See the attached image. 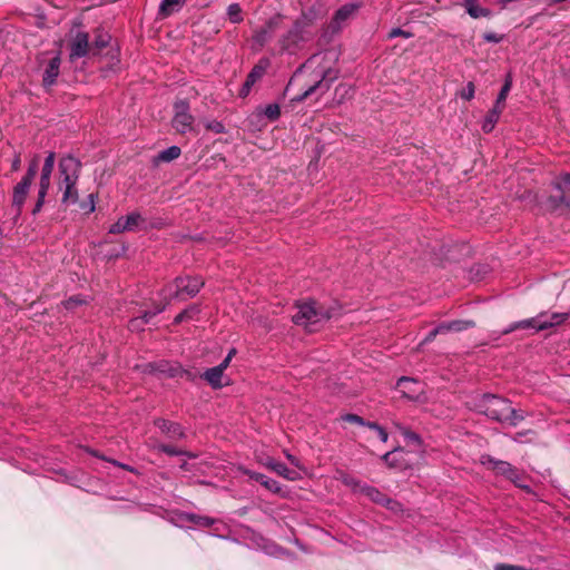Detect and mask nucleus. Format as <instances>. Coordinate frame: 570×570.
<instances>
[{
	"label": "nucleus",
	"instance_id": "obj_9",
	"mask_svg": "<svg viewBox=\"0 0 570 570\" xmlns=\"http://www.w3.org/2000/svg\"><path fill=\"white\" fill-rule=\"evenodd\" d=\"M71 39L69 42V59L71 61L82 58L90 51L89 35L81 30H71Z\"/></svg>",
	"mask_w": 570,
	"mask_h": 570
},
{
	"label": "nucleus",
	"instance_id": "obj_12",
	"mask_svg": "<svg viewBox=\"0 0 570 570\" xmlns=\"http://www.w3.org/2000/svg\"><path fill=\"white\" fill-rule=\"evenodd\" d=\"M482 462L491 464V468L497 474L503 475L511 480L514 484L521 487V475L518 470L514 469L509 462L498 461L490 456H488L487 460H483Z\"/></svg>",
	"mask_w": 570,
	"mask_h": 570
},
{
	"label": "nucleus",
	"instance_id": "obj_46",
	"mask_svg": "<svg viewBox=\"0 0 570 570\" xmlns=\"http://www.w3.org/2000/svg\"><path fill=\"white\" fill-rule=\"evenodd\" d=\"M395 426L400 430V432L403 434V436L406 440H409L411 442H415V443H420L421 442V439H420L419 434L409 431L406 428L401 426L400 424H395Z\"/></svg>",
	"mask_w": 570,
	"mask_h": 570
},
{
	"label": "nucleus",
	"instance_id": "obj_48",
	"mask_svg": "<svg viewBox=\"0 0 570 570\" xmlns=\"http://www.w3.org/2000/svg\"><path fill=\"white\" fill-rule=\"evenodd\" d=\"M511 85H512V81H511V78L509 77L505 80L504 85L502 86V88H501V90H500V92L498 95L497 99L499 100V102H504L505 101L507 96H508V94H509V91L511 89Z\"/></svg>",
	"mask_w": 570,
	"mask_h": 570
},
{
	"label": "nucleus",
	"instance_id": "obj_59",
	"mask_svg": "<svg viewBox=\"0 0 570 570\" xmlns=\"http://www.w3.org/2000/svg\"><path fill=\"white\" fill-rule=\"evenodd\" d=\"M250 90H252V86L246 85L244 82V85L242 86V88L239 90V97H242V98L247 97L249 95Z\"/></svg>",
	"mask_w": 570,
	"mask_h": 570
},
{
	"label": "nucleus",
	"instance_id": "obj_55",
	"mask_svg": "<svg viewBox=\"0 0 570 570\" xmlns=\"http://www.w3.org/2000/svg\"><path fill=\"white\" fill-rule=\"evenodd\" d=\"M20 166H21V157H20V154H16L13 159H12V163H11V169L13 171H18L20 169Z\"/></svg>",
	"mask_w": 570,
	"mask_h": 570
},
{
	"label": "nucleus",
	"instance_id": "obj_60",
	"mask_svg": "<svg viewBox=\"0 0 570 570\" xmlns=\"http://www.w3.org/2000/svg\"><path fill=\"white\" fill-rule=\"evenodd\" d=\"M503 109H504V102H499V100L497 99V101L491 110L498 111V116H501Z\"/></svg>",
	"mask_w": 570,
	"mask_h": 570
},
{
	"label": "nucleus",
	"instance_id": "obj_22",
	"mask_svg": "<svg viewBox=\"0 0 570 570\" xmlns=\"http://www.w3.org/2000/svg\"><path fill=\"white\" fill-rule=\"evenodd\" d=\"M403 454L404 450L401 448H396L382 455V460L391 468H402Z\"/></svg>",
	"mask_w": 570,
	"mask_h": 570
},
{
	"label": "nucleus",
	"instance_id": "obj_63",
	"mask_svg": "<svg viewBox=\"0 0 570 570\" xmlns=\"http://www.w3.org/2000/svg\"><path fill=\"white\" fill-rule=\"evenodd\" d=\"M229 357H225L224 361L217 365V367H220L222 368V372L224 373V371L226 370V367L229 365Z\"/></svg>",
	"mask_w": 570,
	"mask_h": 570
},
{
	"label": "nucleus",
	"instance_id": "obj_37",
	"mask_svg": "<svg viewBox=\"0 0 570 570\" xmlns=\"http://www.w3.org/2000/svg\"><path fill=\"white\" fill-rule=\"evenodd\" d=\"M264 115L272 121L277 120L281 116V108L277 104H269L264 108Z\"/></svg>",
	"mask_w": 570,
	"mask_h": 570
},
{
	"label": "nucleus",
	"instance_id": "obj_47",
	"mask_svg": "<svg viewBox=\"0 0 570 570\" xmlns=\"http://www.w3.org/2000/svg\"><path fill=\"white\" fill-rule=\"evenodd\" d=\"M367 428L371 429V430L376 431L377 435H379V438H380V440L382 442H384V443L387 442L389 434H387V432L381 425H379L375 422H372L371 424H367Z\"/></svg>",
	"mask_w": 570,
	"mask_h": 570
},
{
	"label": "nucleus",
	"instance_id": "obj_41",
	"mask_svg": "<svg viewBox=\"0 0 570 570\" xmlns=\"http://www.w3.org/2000/svg\"><path fill=\"white\" fill-rule=\"evenodd\" d=\"M95 199H96V196L94 194H89L88 200L79 204L80 209L85 214H91L92 212H95V208H96Z\"/></svg>",
	"mask_w": 570,
	"mask_h": 570
},
{
	"label": "nucleus",
	"instance_id": "obj_43",
	"mask_svg": "<svg viewBox=\"0 0 570 570\" xmlns=\"http://www.w3.org/2000/svg\"><path fill=\"white\" fill-rule=\"evenodd\" d=\"M475 86L472 81H469L468 85L461 90L460 97L466 101H470L474 98Z\"/></svg>",
	"mask_w": 570,
	"mask_h": 570
},
{
	"label": "nucleus",
	"instance_id": "obj_17",
	"mask_svg": "<svg viewBox=\"0 0 570 570\" xmlns=\"http://www.w3.org/2000/svg\"><path fill=\"white\" fill-rule=\"evenodd\" d=\"M156 426L170 439H181L185 436L184 430L177 423L159 419L155 422Z\"/></svg>",
	"mask_w": 570,
	"mask_h": 570
},
{
	"label": "nucleus",
	"instance_id": "obj_14",
	"mask_svg": "<svg viewBox=\"0 0 570 570\" xmlns=\"http://www.w3.org/2000/svg\"><path fill=\"white\" fill-rule=\"evenodd\" d=\"M261 464L272 470L278 475L289 481H296L301 479L299 472L288 469L284 463L274 460L273 458L261 459Z\"/></svg>",
	"mask_w": 570,
	"mask_h": 570
},
{
	"label": "nucleus",
	"instance_id": "obj_56",
	"mask_svg": "<svg viewBox=\"0 0 570 570\" xmlns=\"http://www.w3.org/2000/svg\"><path fill=\"white\" fill-rule=\"evenodd\" d=\"M406 383L419 385V382L415 379L407 377V376H402L397 381V386H402L403 384H406Z\"/></svg>",
	"mask_w": 570,
	"mask_h": 570
},
{
	"label": "nucleus",
	"instance_id": "obj_3",
	"mask_svg": "<svg viewBox=\"0 0 570 570\" xmlns=\"http://www.w3.org/2000/svg\"><path fill=\"white\" fill-rule=\"evenodd\" d=\"M312 76L311 81L306 83L302 94L294 98L295 101H303L316 92L324 95L331 88L332 82L338 77V71L330 67H322L313 70Z\"/></svg>",
	"mask_w": 570,
	"mask_h": 570
},
{
	"label": "nucleus",
	"instance_id": "obj_49",
	"mask_svg": "<svg viewBox=\"0 0 570 570\" xmlns=\"http://www.w3.org/2000/svg\"><path fill=\"white\" fill-rule=\"evenodd\" d=\"M493 570H537V569H533V568H524V567H521V566H515V564H508V563H497L493 568Z\"/></svg>",
	"mask_w": 570,
	"mask_h": 570
},
{
	"label": "nucleus",
	"instance_id": "obj_53",
	"mask_svg": "<svg viewBox=\"0 0 570 570\" xmlns=\"http://www.w3.org/2000/svg\"><path fill=\"white\" fill-rule=\"evenodd\" d=\"M342 92V96H352L354 92V89L351 86L347 85H340L335 89V94Z\"/></svg>",
	"mask_w": 570,
	"mask_h": 570
},
{
	"label": "nucleus",
	"instance_id": "obj_38",
	"mask_svg": "<svg viewBox=\"0 0 570 570\" xmlns=\"http://www.w3.org/2000/svg\"><path fill=\"white\" fill-rule=\"evenodd\" d=\"M552 185L557 190L563 193V187L570 186V173L560 174Z\"/></svg>",
	"mask_w": 570,
	"mask_h": 570
},
{
	"label": "nucleus",
	"instance_id": "obj_6",
	"mask_svg": "<svg viewBox=\"0 0 570 570\" xmlns=\"http://www.w3.org/2000/svg\"><path fill=\"white\" fill-rule=\"evenodd\" d=\"M81 170V163L72 155L63 156L59 161V186L77 185Z\"/></svg>",
	"mask_w": 570,
	"mask_h": 570
},
{
	"label": "nucleus",
	"instance_id": "obj_2",
	"mask_svg": "<svg viewBox=\"0 0 570 570\" xmlns=\"http://www.w3.org/2000/svg\"><path fill=\"white\" fill-rule=\"evenodd\" d=\"M331 318L327 309L318 307L315 302H305L297 305V312L292 320L296 325L304 326L308 331H315V326Z\"/></svg>",
	"mask_w": 570,
	"mask_h": 570
},
{
	"label": "nucleus",
	"instance_id": "obj_36",
	"mask_svg": "<svg viewBox=\"0 0 570 570\" xmlns=\"http://www.w3.org/2000/svg\"><path fill=\"white\" fill-rule=\"evenodd\" d=\"M475 324L473 321H452L449 322V327L451 332H461L468 328L473 327Z\"/></svg>",
	"mask_w": 570,
	"mask_h": 570
},
{
	"label": "nucleus",
	"instance_id": "obj_29",
	"mask_svg": "<svg viewBox=\"0 0 570 570\" xmlns=\"http://www.w3.org/2000/svg\"><path fill=\"white\" fill-rule=\"evenodd\" d=\"M499 119H500V116H498V111L489 110V112L487 114L484 121L482 124V130L484 132H491L494 129Z\"/></svg>",
	"mask_w": 570,
	"mask_h": 570
},
{
	"label": "nucleus",
	"instance_id": "obj_5",
	"mask_svg": "<svg viewBox=\"0 0 570 570\" xmlns=\"http://www.w3.org/2000/svg\"><path fill=\"white\" fill-rule=\"evenodd\" d=\"M485 414L493 420L504 421L509 420L514 413L511 403L498 394H483Z\"/></svg>",
	"mask_w": 570,
	"mask_h": 570
},
{
	"label": "nucleus",
	"instance_id": "obj_25",
	"mask_svg": "<svg viewBox=\"0 0 570 570\" xmlns=\"http://www.w3.org/2000/svg\"><path fill=\"white\" fill-rule=\"evenodd\" d=\"M323 55H314L312 56L303 66L302 68L294 75L292 80L289 81V86L293 85L294 81L298 80L299 76L305 72L308 69H312L313 67H318L321 61L324 60Z\"/></svg>",
	"mask_w": 570,
	"mask_h": 570
},
{
	"label": "nucleus",
	"instance_id": "obj_26",
	"mask_svg": "<svg viewBox=\"0 0 570 570\" xmlns=\"http://www.w3.org/2000/svg\"><path fill=\"white\" fill-rule=\"evenodd\" d=\"M269 66L271 61L268 58H261L258 62L252 68L249 73L252 75L253 78L261 80L267 72Z\"/></svg>",
	"mask_w": 570,
	"mask_h": 570
},
{
	"label": "nucleus",
	"instance_id": "obj_24",
	"mask_svg": "<svg viewBox=\"0 0 570 570\" xmlns=\"http://www.w3.org/2000/svg\"><path fill=\"white\" fill-rule=\"evenodd\" d=\"M181 154V149L178 146H170L165 150H161L157 157V163H169L177 159Z\"/></svg>",
	"mask_w": 570,
	"mask_h": 570
},
{
	"label": "nucleus",
	"instance_id": "obj_51",
	"mask_svg": "<svg viewBox=\"0 0 570 570\" xmlns=\"http://www.w3.org/2000/svg\"><path fill=\"white\" fill-rule=\"evenodd\" d=\"M504 36L503 35H498L495 32H485L483 35V39L487 41V42H493V43H499L503 40Z\"/></svg>",
	"mask_w": 570,
	"mask_h": 570
},
{
	"label": "nucleus",
	"instance_id": "obj_31",
	"mask_svg": "<svg viewBox=\"0 0 570 570\" xmlns=\"http://www.w3.org/2000/svg\"><path fill=\"white\" fill-rule=\"evenodd\" d=\"M227 16L230 22L239 23L243 21L242 8L238 3H232L227 8Z\"/></svg>",
	"mask_w": 570,
	"mask_h": 570
},
{
	"label": "nucleus",
	"instance_id": "obj_34",
	"mask_svg": "<svg viewBox=\"0 0 570 570\" xmlns=\"http://www.w3.org/2000/svg\"><path fill=\"white\" fill-rule=\"evenodd\" d=\"M110 41V36L106 32H99L95 37L92 50L99 52L101 49L108 46Z\"/></svg>",
	"mask_w": 570,
	"mask_h": 570
},
{
	"label": "nucleus",
	"instance_id": "obj_11",
	"mask_svg": "<svg viewBox=\"0 0 570 570\" xmlns=\"http://www.w3.org/2000/svg\"><path fill=\"white\" fill-rule=\"evenodd\" d=\"M145 219L138 212H132L127 216H121L109 227L110 234H121L137 229Z\"/></svg>",
	"mask_w": 570,
	"mask_h": 570
},
{
	"label": "nucleus",
	"instance_id": "obj_42",
	"mask_svg": "<svg viewBox=\"0 0 570 570\" xmlns=\"http://www.w3.org/2000/svg\"><path fill=\"white\" fill-rule=\"evenodd\" d=\"M86 303V299H83L80 295L71 296L68 299L62 302V305L67 309H75L77 306L82 305Z\"/></svg>",
	"mask_w": 570,
	"mask_h": 570
},
{
	"label": "nucleus",
	"instance_id": "obj_54",
	"mask_svg": "<svg viewBox=\"0 0 570 570\" xmlns=\"http://www.w3.org/2000/svg\"><path fill=\"white\" fill-rule=\"evenodd\" d=\"M284 454L294 466L298 468L299 470L303 469L301 461L296 456L292 455L288 451H284Z\"/></svg>",
	"mask_w": 570,
	"mask_h": 570
},
{
	"label": "nucleus",
	"instance_id": "obj_20",
	"mask_svg": "<svg viewBox=\"0 0 570 570\" xmlns=\"http://www.w3.org/2000/svg\"><path fill=\"white\" fill-rule=\"evenodd\" d=\"M223 376L224 373L222 372L220 367L214 366L212 368H208L204 373V379L210 384V386L215 390L222 389L224 386L223 384Z\"/></svg>",
	"mask_w": 570,
	"mask_h": 570
},
{
	"label": "nucleus",
	"instance_id": "obj_35",
	"mask_svg": "<svg viewBox=\"0 0 570 570\" xmlns=\"http://www.w3.org/2000/svg\"><path fill=\"white\" fill-rule=\"evenodd\" d=\"M187 520L202 528L210 527L214 523L212 518L197 514H188Z\"/></svg>",
	"mask_w": 570,
	"mask_h": 570
},
{
	"label": "nucleus",
	"instance_id": "obj_64",
	"mask_svg": "<svg viewBox=\"0 0 570 570\" xmlns=\"http://www.w3.org/2000/svg\"><path fill=\"white\" fill-rule=\"evenodd\" d=\"M269 554H275V556H281V554H284L285 552L279 549V548H275V550L273 551H268Z\"/></svg>",
	"mask_w": 570,
	"mask_h": 570
},
{
	"label": "nucleus",
	"instance_id": "obj_1",
	"mask_svg": "<svg viewBox=\"0 0 570 570\" xmlns=\"http://www.w3.org/2000/svg\"><path fill=\"white\" fill-rule=\"evenodd\" d=\"M205 285L202 277L198 276H178L175 281L164 287L161 295L165 303L168 305L173 299H186L194 297L198 294L200 288Z\"/></svg>",
	"mask_w": 570,
	"mask_h": 570
},
{
	"label": "nucleus",
	"instance_id": "obj_21",
	"mask_svg": "<svg viewBox=\"0 0 570 570\" xmlns=\"http://www.w3.org/2000/svg\"><path fill=\"white\" fill-rule=\"evenodd\" d=\"M276 26H277L276 19L268 20V22L266 23L265 27H263L262 29H259L255 32L254 40L257 43H259L261 46H263L271 38V33L276 28Z\"/></svg>",
	"mask_w": 570,
	"mask_h": 570
},
{
	"label": "nucleus",
	"instance_id": "obj_39",
	"mask_svg": "<svg viewBox=\"0 0 570 570\" xmlns=\"http://www.w3.org/2000/svg\"><path fill=\"white\" fill-rule=\"evenodd\" d=\"M341 420L344 422H348V423H353V424H357V425L366 426V428H367V424L372 423L370 421H365L363 417H361L356 414H350V413L342 415Z\"/></svg>",
	"mask_w": 570,
	"mask_h": 570
},
{
	"label": "nucleus",
	"instance_id": "obj_10",
	"mask_svg": "<svg viewBox=\"0 0 570 570\" xmlns=\"http://www.w3.org/2000/svg\"><path fill=\"white\" fill-rule=\"evenodd\" d=\"M144 372L150 374H158L164 377H176L185 373L183 367L177 362L160 360L157 362L148 363L144 366Z\"/></svg>",
	"mask_w": 570,
	"mask_h": 570
},
{
	"label": "nucleus",
	"instance_id": "obj_62",
	"mask_svg": "<svg viewBox=\"0 0 570 570\" xmlns=\"http://www.w3.org/2000/svg\"><path fill=\"white\" fill-rule=\"evenodd\" d=\"M258 80L256 78H253L250 73L247 75L245 83L249 86H254Z\"/></svg>",
	"mask_w": 570,
	"mask_h": 570
},
{
	"label": "nucleus",
	"instance_id": "obj_57",
	"mask_svg": "<svg viewBox=\"0 0 570 570\" xmlns=\"http://www.w3.org/2000/svg\"><path fill=\"white\" fill-rule=\"evenodd\" d=\"M439 334H440V333H439V331H438V330H436V327H435L433 331H431V332L426 335V337L423 340L422 344H426V343L432 342V341L436 337V335H439Z\"/></svg>",
	"mask_w": 570,
	"mask_h": 570
},
{
	"label": "nucleus",
	"instance_id": "obj_28",
	"mask_svg": "<svg viewBox=\"0 0 570 570\" xmlns=\"http://www.w3.org/2000/svg\"><path fill=\"white\" fill-rule=\"evenodd\" d=\"M361 493L365 494L372 501L377 503L386 502L385 497L375 488L370 485H362Z\"/></svg>",
	"mask_w": 570,
	"mask_h": 570
},
{
	"label": "nucleus",
	"instance_id": "obj_61",
	"mask_svg": "<svg viewBox=\"0 0 570 570\" xmlns=\"http://www.w3.org/2000/svg\"><path fill=\"white\" fill-rule=\"evenodd\" d=\"M449 327V323H442L440 324L439 326H436V330L439 331L440 334H443V333H446V332H451Z\"/></svg>",
	"mask_w": 570,
	"mask_h": 570
},
{
	"label": "nucleus",
	"instance_id": "obj_40",
	"mask_svg": "<svg viewBox=\"0 0 570 570\" xmlns=\"http://www.w3.org/2000/svg\"><path fill=\"white\" fill-rule=\"evenodd\" d=\"M342 481L345 485L350 487L354 492H360V493H361L362 485H365L364 483H362L361 481L356 480L354 476H351V475H344L342 478Z\"/></svg>",
	"mask_w": 570,
	"mask_h": 570
},
{
	"label": "nucleus",
	"instance_id": "obj_27",
	"mask_svg": "<svg viewBox=\"0 0 570 570\" xmlns=\"http://www.w3.org/2000/svg\"><path fill=\"white\" fill-rule=\"evenodd\" d=\"M466 11L472 18L488 17L490 10L482 8L474 0H465Z\"/></svg>",
	"mask_w": 570,
	"mask_h": 570
},
{
	"label": "nucleus",
	"instance_id": "obj_7",
	"mask_svg": "<svg viewBox=\"0 0 570 570\" xmlns=\"http://www.w3.org/2000/svg\"><path fill=\"white\" fill-rule=\"evenodd\" d=\"M55 161H56V154L53 151H50L48 153L46 159H45V164L42 166V169H41V175H40V181H39V191H38V200H37V204L32 210V214H37L40 212L43 203H45V197L48 193V189L50 187V178H51V174H52V170H53V167H55Z\"/></svg>",
	"mask_w": 570,
	"mask_h": 570
},
{
	"label": "nucleus",
	"instance_id": "obj_50",
	"mask_svg": "<svg viewBox=\"0 0 570 570\" xmlns=\"http://www.w3.org/2000/svg\"><path fill=\"white\" fill-rule=\"evenodd\" d=\"M206 128L208 130H210V131H214L215 134H223V132H225V126L223 125V122L217 121V120L209 121L206 125Z\"/></svg>",
	"mask_w": 570,
	"mask_h": 570
},
{
	"label": "nucleus",
	"instance_id": "obj_15",
	"mask_svg": "<svg viewBox=\"0 0 570 570\" xmlns=\"http://www.w3.org/2000/svg\"><path fill=\"white\" fill-rule=\"evenodd\" d=\"M60 63L61 59L59 53L56 55L52 59H50L48 66L45 69L43 77H42V83L45 87H51L59 76L60 72Z\"/></svg>",
	"mask_w": 570,
	"mask_h": 570
},
{
	"label": "nucleus",
	"instance_id": "obj_8",
	"mask_svg": "<svg viewBox=\"0 0 570 570\" xmlns=\"http://www.w3.org/2000/svg\"><path fill=\"white\" fill-rule=\"evenodd\" d=\"M175 115L171 120L173 128L179 134L193 130L194 116L189 112V104L186 100H178L174 105Z\"/></svg>",
	"mask_w": 570,
	"mask_h": 570
},
{
	"label": "nucleus",
	"instance_id": "obj_4",
	"mask_svg": "<svg viewBox=\"0 0 570 570\" xmlns=\"http://www.w3.org/2000/svg\"><path fill=\"white\" fill-rule=\"evenodd\" d=\"M38 157H33V159L29 163L28 170L21 181H19L13 187L12 194V206L16 208L17 215L21 214L22 206L26 202L27 195L29 193V188L37 175L38 171Z\"/></svg>",
	"mask_w": 570,
	"mask_h": 570
},
{
	"label": "nucleus",
	"instance_id": "obj_45",
	"mask_svg": "<svg viewBox=\"0 0 570 570\" xmlns=\"http://www.w3.org/2000/svg\"><path fill=\"white\" fill-rule=\"evenodd\" d=\"M567 314L553 313L549 317L546 315V321L547 324H550V327H553L556 325L563 323L567 320Z\"/></svg>",
	"mask_w": 570,
	"mask_h": 570
},
{
	"label": "nucleus",
	"instance_id": "obj_44",
	"mask_svg": "<svg viewBox=\"0 0 570 570\" xmlns=\"http://www.w3.org/2000/svg\"><path fill=\"white\" fill-rule=\"evenodd\" d=\"M263 487H265L267 490L277 493L281 491V487L277 481L267 478L266 475L263 476V480L259 482Z\"/></svg>",
	"mask_w": 570,
	"mask_h": 570
},
{
	"label": "nucleus",
	"instance_id": "obj_52",
	"mask_svg": "<svg viewBox=\"0 0 570 570\" xmlns=\"http://www.w3.org/2000/svg\"><path fill=\"white\" fill-rule=\"evenodd\" d=\"M396 37H404V38H411L412 33L409 31H405L401 28H394L390 31L389 38H396Z\"/></svg>",
	"mask_w": 570,
	"mask_h": 570
},
{
	"label": "nucleus",
	"instance_id": "obj_13",
	"mask_svg": "<svg viewBox=\"0 0 570 570\" xmlns=\"http://www.w3.org/2000/svg\"><path fill=\"white\" fill-rule=\"evenodd\" d=\"M520 328L521 330L531 328V330H534L535 332H538V331H544V330L550 328V324H547L546 314H540L537 317H532V318H528V320H523V321L513 323L512 325H510L509 328L503 331V334H509V333H511L515 330H520Z\"/></svg>",
	"mask_w": 570,
	"mask_h": 570
},
{
	"label": "nucleus",
	"instance_id": "obj_58",
	"mask_svg": "<svg viewBox=\"0 0 570 570\" xmlns=\"http://www.w3.org/2000/svg\"><path fill=\"white\" fill-rule=\"evenodd\" d=\"M250 479L257 481V482H261V480H263V476L264 474L262 473H257V472H252V471H248V470H245L244 471Z\"/></svg>",
	"mask_w": 570,
	"mask_h": 570
},
{
	"label": "nucleus",
	"instance_id": "obj_30",
	"mask_svg": "<svg viewBox=\"0 0 570 570\" xmlns=\"http://www.w3.org/2000/svg\"><path fill=\"white\" fill-rule=\"evenodd\" d=\"M148 445L151 446V448H155L168 455H188L189 458H194L193 454H189L187 452H184L181 450H178L174 446H170V445H165V444H156V443H151L150 441L148 442Z\"/></svg>",
	"mask_w": 570,
	"mask_h": 570
},
{
	"label": "nucleus",
	"instance_id": "obj_23",
	"mask_svg": "<svg viewBox=\"0 0 570 570\" xmlns=\"http://www.w3.org/2000/svg\"><path fill=\"white\" fill-rule=\"evenodd\" d=\"M77 185L59 186V190L62 193L61 203L63 205H75L78 202Z\"/></svg>",
	"mask_w": 570,
	"mask_h": 570
},
{
	"label": "nucleus",
	"instance_id": "obj_19",
	"mask_svg": "<svg viewBox=\"0 0 570 570\" xmlns=\"http://www.w3.org/2000/svg\"><path fill=\"white\" fill-rule=\"evenodd\" d=\"M358 9L355 3H347L341 7L334 14L333 23L340 28L343 22L348 20Z\"/></svg>",
	"mask_w": 570,
	"mask_h": 570
},
{
	"label": "nucleus",
	"instance_id": "obj_32",
	"mask_svg": "<svg viewBox=\"0 0 570 570\" xmlns=\"http://www.w3.org/2000/svg\"><path fill=\"white\" fill-rule=\"evenodd\" d=\"M561 205L570 206V202L566 198L563 193L560 196H558V197L550 196L548 198L547 207H548L549 210H556Z\"/></svg>",
	"mask_w": 570,
	"mask_h": 570
},
{
	"label": "nucleus",
	"instance_id": "obj_18",
	"mask_svg": "<svg viewBox=\"0 0 570 570\" xmlns=\"http://www.w3.org/2000/svg\"><path fill=\"white\" fill-rule=\"evenodd\" d=\"M186 3V0H161L158 8V17L168 18L178 12Z\"/></svg>",
	"mask_w": 570,
	"mask_h": 570
},
{
	"label": "nucleus",
	"instance_id": "obj_33",
	"mask_svg": "<svg viewBox=\"0 0 570 570\" xmlns=\"http://www.w3.org/2000/svg\"><path fill=\"white\" fill-rule=\"evenodd\" d=\"M199 313V308L196 305H191L188 308L180 312L175 318L174 324H179L185 320L193 318L194 315Z\"/></svg>",
	"mask_w": 570,
	"mask_h": 570
},
{
	"label": "nucleus",
	"instance_id": "obj_16",
	"mask_svg": "<svg viewBox=\"0 0 570 570\" xmlns=\"http://www.w3.org/2000/svg\"><path fill=\"white\" fill-rule=\"evenodd\" d=\"M166 308V305H157L155 312H146L141 316L134 317L128 323V328L131 332H140L144 326L158 313H161Z\"/></svg>",
	"mask_w": 570,
	"mask_h": 570
}]
</instances>
